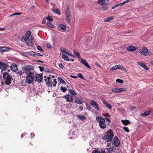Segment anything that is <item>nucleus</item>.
Masks as SVG:
<instances>
[{"label": "nucleus", "instance_id": "69168bd1", "mask_svg": "<svg viewBox=\"0 0 153 153\" xmlns=\"http://www.w3.org/2000/svg\"><path fill=\"white\" fill-rule=\"evenodd\" d=\"M35 6H34V5H32L30 7V8L31 9H33L34 8H35Z\"/></svg>", "mask_w": 153, "mask_h": 153}, {"label": "nucleus", "instance_id": "a19ab883", "mask_svg": "<svg viewBox=\"0 0 153 153\" xmlns=\"http://www.w3.org/2000/svg\"><path fill=\"white\" fill-rule=\"evenodd\" d=\"M66 53L68 55H70L73 57H75V56L72 54V53L69 51H67Z\"/></svg>", "mask_w": 153, "mask_h": 153}, {"label": "nucleus", "instance_id": "4c0bfd02", "mask_svg": "<svg viewBox=\"0 0 153 153\" xmlns=\"http://www.w3.org/2000/svg\"><path fill=\"white\" fill-rule=\"evenodd\" d=\"M24 72H22V71L20 70L18 71L16 73L19 76L22 75Z\"/></svg>", "mask_w": 153, "mask_h": 153}, {"label": "nucleus", "instance_id": "9d476101", "mask_svg": "<svg viewBox=\"0 0 153 153\" xmlns=\"http://www.w3.org/2000/svg\"><path fill=\"white\" fill-rule=\"evenodd\" d=\"M59 30L62 31H65L66 30V26L63 24H60L58 26Z\"/></svg>", "mask_w": 153, "mask_h": 153}, {"label": "nucleus", "instance_id": "bb28decb", "mask_svg": "<svg viewBox=\"0 0 153 153\" xmlns=\"http://www.w3.org/2000/svg\"><path fill=\"white\" fill-rule=\"evenodd\" d=\"M124 4V1H123L122 3H120L118 4H117L115 5L114 7H112V9H113L115 8L118 7L119 6H121L123 5Z\"/></svg>", "mask_w": 153, "mask_h": 153}, {"label": "nucleus", "instance_id": "338daca9", "mask_svg": "<svg viewBox=\"0 0 153 153\" xmlns=\"http://www.w3.org/2000/svg\"><path fill=\"white\" fill-rule=\"evenodd\" d=\"M108 9V8L107 7H103V10H106Z\"/></svg>", "mask_w": 153, "mask_h": 153}, {"label": "nucleus", "instance_id": "c756f323", "mask_svg": "<svg viewBox=\"0 0 153 153\" xmlns=\"http://www.w3.org/2000/svg\"><path fill=\"white\" fill-rule=\"evenodd\" d=\"M150 112V111H146L145 112L142 113L141 114V115L144 116H148Z\"/></svg>", "mask_w": 153, "mask_h": 153}, {"label": "nucleus", "instance_id": "7ed1b4c3", "mask_svg": "<svg viewBox=\"0 0 153 153\" xmlns=\"http://www.w3.org/2000/svg\"><path fill=\"white\" fill-rule=\"evenodd\" d=\"M96 120L99 122V126L102 129L105 128L106 126L105 120L100 116H98L96 118Z\"/></svg>", "mask_w": 153, "mask_h": 153}, {"label": "nucleus", "instance_id": "f03ea898", "mask_svg": "<svg viewBox=\"0 0 153 153\" xmlns=\"http://www.w3.org/2000/svg\"><path fill=\"white\" fill-rule=\"evenodd\" d=\"M3 74V78L2 81L1 82L2 85H4L5 84L6 85H9L11 82V77L9 75V74L5 72H1Z\"/></svg>", "mask_w": 153, "mask_h": 153}, {"label": "nucleus", "instance_id": "6ab92c4d", "mask_svg": "<svg viewBox=\"0 0 153 153\" xmlns=\"http://www.w3.org/2000/svg\"><path fill=\"white\" fill-rule=\"evenodd\" d=\"M42 77L39 74L36 75V80L39 82H41L42 80Z\"/></svg>", "mask_w": 153, "mask_h": 153}, {"label": "nucleus", "instance_id": "f257e3e1", "mask_svg": "<svg viewBox=\"0 0 153 153\" xmlns=\"http://www.w3.org/2000/svg\"><path fill=\"white\" fill-rule=\"evenodd\" d=\"M31 35V33L30 31H27L25 35V36L22 37L21 39V41L24 42L25 41L27 44L30 46H32L33 45V43L32 42L33 39L31 36L30 39H29Z\"/></svg>", "mask_w": 153, "mask_h": 153}, {"label": "nucleus", "instance_id": "f704fd0d", "mask_svg": "<svg viewBox=\"0 0 153 153\" xmlns=\"http://www.w3.org/2000/svg\"><path fill=\"white\" fill-rule=\"evenodd\" d=\"M46 18V19H47L49 21V22H51L53 20V18L51 16H48Z\"/></svg>", "mask_w": 153, "mask_h": 153}, {"label": "nucleus", "instance_id": "412c9836", "mask_svg": "<svg viewBox=\"0 0 153 153\" xmlns=\"http://www.w3.org/2000/svg\"><path fill=\"white\" fill-rule=\"evenodd\" d=\"M10 50L9 48L6 47H3L0 48V52L9 51Z\"/></svg>", "mask_w": 153, "mask_h": 153}, {"label": "nucleus", "instance_id": "5701e85b", "mask_svg": "<svg viewBox=\"0 0 153 153\" xmlns=\"http://www.w3.org/2000/svg\"><path fill=\"white\" fill-rule=\"evenodd\" d=\"M75 103H76L78 104H82L83 103L82 99H80L78 98H76L75 99Z\"/></svg>", "mask_w": 153, "mask_h": 153}, {"label": "nucleus", "instance_id": "0eeeda50", "mask_svg": "<svg viewBox=\"0 0 153 153\" xmlns=\"http://www.w3.org/2000/svg\"><path fill=\"white\" fill-rule=\"evenodd\" d=\"M65 16L66 17L67 22L69 23L71 20V13L69 10V8L67 7L65 12Z\"/></svg>", "mask_w": 153, "mask_h": 153}, {"label": "nucleus", "instance_id": "58836bf2", "mask_svg": "<svg viewBox=\"0 0 153 153\" xmlns=\"http://www.w3.org/2000/svg\"><path fill=\"white\" fill-rule=\"evenodd\" d=\"M130 123H131L130 121L126 119H125V126H126L128 124H130Z\"/></svg>", "mask_w": 153, "mask_h": 153}, {"label": "nucleus", "instance_id": "473e14b6", "mask_svg": "<svg viewBox=\"0 0 153 153\" xmlns=\"http://www.w3.org/2000/svg\"><path fill=\"white\" fill-rule=\"evenodd\" d=\"M69 91L70 94H72L73 95H76V93L72 89H69Z\"/></svg>", "mask_w": 153, "mask_h": 153}, {"label": "nucleus", "instance_id": "0e129e2a", "mask_svg": "<svg viewBox=\"0 0 153 153\" xmlns=\"http://www.w3.org/2000/svg\"><path fill=\"white\" fill-rule=\"evenodd\" d=\"M131 0H126V1H125V4H126V3H127L128 2L130 1H131Z\"/></svg>", "mask_w": 153, "mask_h": 153}, {"label": "nucleus", "instance_id": "a18cd8bd", "mask_svg": "<svg viewBox=\"0 0 153 153\" xmlns=\"http://www.w3.org/2000/svg\"><path fill=\"white\" fill-rule=\"evenodd\" d=\"M53 81H54L55 84H53V87H55L56 86V84L57 83V82L56 81V79H54Z\"/></svg>", "mask_w": 153, "mask_h": 153}, {"label": "nucleus", "instance_id": "20e7f679", "mask_svg": "<svg viewBox=\"0 0 153 153\" xmlns=\"http://www.w3.org/2000/svg\"><path fill=\"white\" fill-rule=\"evenodd\" d=\"M113 136V134L112 131L111 130H109L106 134L104 136L103 139L105 141L109 142L111 140Z\"/></svg>", "mask_w": 153, "mask_h": 153}, {"label": "nucleus", "instance_id": "a211bd4d", "mask_svg": "<svg viewBox=\"0 0 153 153\" xmlns=\"http://www.w3.org/2000/svg\"><path fill=\"white\" fill-rule=\"evenodd\" d=\"M81 62L85 66L89 69L91 68V67L88 65L86 60L84 59H80Z\"/></svg>", "mask_w": 153, "mask_h": 153}, {"label": "nucleus", "instance_id": "c03bdc74", "mask_svg": "<svg viewBox=\"0 0 153 153\" xmlns=\"http://www.w3.org/2000/svg\"><path fill=\"white\" fill-rule=\"evenodd\" d=\"M78 76L79 78L82 79H83L84 78V77L80 73L78 74Z\"/></svg>", "mask_w": 153, "mask_h": 153}, {"label": "nucleus", "instance_id": "ddd939ff", "mask_svg": "<svg viewBox=\"0 0 153 153\" xmlns=\"http://www.w3.org/2000/svg\"><path fill=\"white\" fill-rule=\"evenodd\" d=\"M48 80L46 81V85L48 87H51L52 85L53 82L52 81V79H51V77H48Z\"/></svg>", "mask_w": 153, "mask_h": 153}, {"label": "nucleus", "instance_id": "f8f14e48", "mask_svg": "<svg viewBox=\"0 0 153 153\" xmlns=\"http://www.w3.org/2000/svg\"><path fill=\"white\" fill-rule=\"evenodd\" d=\"M91 103L94 108L96 109L98 111L99 110L98 104L97 102L93 100H92L91 102Z\"/></svg>", "mask_w": 153, "mask_h": 153}, {"label": "nucleus", "instance_id": "e2e57ef3", "mask_svg": "<svg viewBox=\"0 0 153 153\" xmlns=\"http://www.w3.org/2000/svg\"><path fill=\"white\" fill-rule=\"evenodd\" d=\"M105 120L108 122H111L110 120L108 118H107L105 119Z\"/></svg>", "mask_w": 153, "mask_h": 153}, {"label": "nucleus", "instance_id": "603ef678", "mask_svg": "<svg viewBox=\"0 0 153 153\" xmlns=\"http://www.w3.org/2000/svg\"><path fill=\"white\" fill-rule=\"evenodd\" d=\"M37 49L40 51H43L42 49V48L40 46H38L37 47Z\"/></svg>", "mask_w": 153, "mask_h": 153}, {"label": "nucleus", "instance_id": "052dcab7", "mask_svg": "<svg viewBox=\"0 0 153 153\" xmlns=\"http://www.w3.org/2000/svg\"><path fill=\"white\" fill-rule=\"evenodd\" d=\"M47 47L48 48H51V46L49 44L47 45Z\"/></svg>", "mask_w": 153, "mask_h": 153}, {"label": "nucleus", "instance_id": "4be33fe9", "mask_svg": "<svg viewBox=\"0 0 153 153\" xmlns=\"http://www.w3.org/2000/svg\"><path fill=\"white\" fill-rule=\"evenodd\" d=\"M65 98L68 102H71L73 100L72 96L71 95H67L65 96Z\"/></svg>", "mask_w": 153, "mask_h": 153}, {"label": "nucleus", "instance_id": "8fccbe9b", "mask_svg": "<svg viewBox=\"0 0 153 153\" xmlns=\"http://www.w3.org/2000/svg\"><path fill=\"white\" fill-rule=\"evenodd\" d=\"M51 76H52L51 75H47V76H45L44 77L45 78V80L46 81L47 80V77H51Z\"/></svg>", "mask_w": 153, "mask_h": 153}, {"label": "nucleus", "instance_id": "a878e982", "mask_svg": "<svg viewBox=\"0 0 153 153\" xmlns=\"http://www.w3.org/2000/svg\"><path fill=\"white\" fill-rule=\"evenodd\" d=\"M74 54L75 55V56H77V57L80 59H81V56L80 55L79 53V52H78L76 50H74L73 52Z\"/></svg>", "mask_w": 153, "mask_h": 153}, {"label": "nucleus", "instance_id": "bf43d9fd", "mask_svg": "<svg viewBox=\"0 0 153 153\" xmlns=\"http://www.w3.org/2000/svg\"><path fill=\"white\" fill-rule=\"evenodd\" d=\"M95 64L97 66L99 67H100V65H99L97 62H96V63H95Z\"/></svg>", "mask_w": 153, "mask_h": 153}, {"label": "nucleus", "instance_id": "79ce46f5", "mask_svg": "<svg viewBox=\"0 0 153 153\" xmlns=\"http://www.w3.org/2000/svg\"><path fill=\"white\" fill-rule=\"evenodd\" d=\"M61 90L63 92H65L67 90V89L65 87H61Z\"/></svg>", "mask_w": 153, "mask_h": 153}, {"label": "nucleus", "instance_id": "774afa93", "mask_svg": "<svg viewBox=\"0 0 153 153\" xmlns=\"http://www.w3.org/2000/svg\"><path fill=\"white\" fill-rule=\"evenodd\" d=\"M34 136V134L31 133V138L33 137Z\"/></svg>", "mask_w": 153, "mask_h": 153}, {"label": "nucleus", "instance_id": "09e8293b", "mask_svg": "<svg viewBox=\"0 0 153 153\" xmlns=\"http://www.w3.org/2000/svg\"><path fill=\"white\" fill-rule=\"evenodd\" d=\"M59 67L61 69L63 68V65L62 63H60L59 64Z\"/></svg>", "mask_w": 153, "mask_h": 153}, {"label": "nucleus", "instance_id": "2f4dec72", "mask_svg": "<svg viewBox=\"0 0 153 153\" xmlns=\"http://www.w3.org/2000/svg\"><path fill=\"white\" fill-rule=\"evenodd\" d=\"M50 22H47V25L48 26L50 27L51 28H54L55 27L54 25L53 24L51 23Z\"/></svg>", "mask_w": 153, "mask_h": 153}, {"label": "nucleus", "instance_id": "c9c22d12", "mask_svg": "<svg viewBox=\"0 0 153 153\" xmlns=\"http://www.w3.org/2000/svg\"><path fill=\"white\" fill-rule=\"evenodd\" d=\"M114 18L112 16H111L108 17L107 19H104V21L105 22H107L109 21L112 20Z\"/></svg>", "mask_w": 153, "mask_h": 153}, {"label": "nucleus", "instance_id": "4d7b16f0", "mask_svg": "<svg viewBox=\"0 0 153 153\" xmlns=\"http://www.w3.org/2000/svg\"><path fill=\"white\" fill-rule=\"evenodd\" d=\"M46 18L43 19V21H42V23H45L46 22Z\"/></svg>", "mask_w": 153, "mask_h": 153}, {"label": "nucleus", "instance_id": "dca6fc26", "mask_svg": "<svg viewBox=\"0 0 153 153\" xmlns=\"http://www.w3.org/2000/svg\"><path fill=\"white\" fill-rule=\"evenodd\" d=\"M113 143L114 145L116 147H118L120 145V141L117 137H115L114 138Z\"/></svg>", "mask_w": 153, "mask_h": 153}, {"label": "nucleus", "instance_id": "cd10ccee", "mask_svg": "<svg viewBox=\"0 0 153 153\" xmlns=\"http://www.w3.org/2000/svg\"><path fill=\"white\" fill-rule=\"evenodd\" d=\"M62 56V58L65 60L68 61L70 60V59L68 58V57L64 54H63Z\"/></svg>", "mask_w": 153, "mask_h": 153}, {"label": "nucleus", "instance_id": "4468645a", "mask_svg": "<svg viewBox=\"0 0 153 153\" xmlns=\"http://www.w3.org/2000/svg\"><path fill=\"white\" fill-rule=\"evenodd\" d=\"M108 0H99L98 3L100 5H106L108 4Z\"/></svg>", "mask_w": 153, "mask_h": 153}, {"label": "nucleus", "instance_id": "39448f33", "mask_svg": "<svg viewBox=\"0 0 153 153\" xmlns=\"http://www.w3.org/2000/svg\"><path fill=\"white\" fill-rule=\"evenodd\" d=\"M24 69L25 72L29 74H32L34 73V70L33 66L31 65H27L25 66Z\"/></svg>", "mask_w": 153, "mask_h": 153}, {"label": "nucleus", "instance_id": "c85d7f7f", "mask_svg": "<svg viewBox=\"0 0 153 153\" xmlns=\"http://www.w3.org/2000/svg\"><path fill=\"white\" fill-rule=\"evenodd\" d=\"M52 10L53 12L56 14H57L58 15H60V11L58 9H52Z\"/></svg>", "mask_w": 153, "mask_h": 153}, {"label": "nucleus", "instance_id": "f3484780", "mask_svg": "<svg viewBox=\"0 0 153 153\" xmlns=\"http://www.w3.org/2000/svg\"><path fill=\"white\" fill-rule=\"evenodd\" d=\"M137 63L138 65H140L141 67H143L144 69L146 70H148L149 69L148 67L142 61L140 62H137Z\"/></svg>", "mask_w": 153, "mask_h": 153}, {"label": "nucleus", "instance_id": "49530a36", "mask_svg": "<svg viewBox=\"0 0 153 153\" xmlns=\"http://www.w3.org/2000/svg\"><path fill=\"white\" fill-rule=\"evenodd\" d=\"M86 107H87V108L88 110H91V107L89 104H86Z\"/></svg>", "mask_w": 153, "mask_h": 153}, {"label": "nucleus", "instance_id": "7c9ffc66", "mask_svg": "<svg viewBox=\"0 0 153 153\" xmlns=\"http://www.w3.org/2000/svg\"><path fill=\"white\" fill-rule=\"evenodd\" d=\"M77 117L81 120H83L85 119V117L83 115H78L77 116Z\"/></svg>", "mask_w": 153, "mask_h": 153}, {"label": "nucleus", "instance_id": "6e6d98bb", "mask_svg": "<svg viewBox=\"0 0 153 153\" xmlns=\"http://www.w3.org/2000/svg\"><path fill=\"white\" fill-rule=\"evenodd\" d=\"M136 109V107L134 106H132L131 107V110H134V109Z\"/></svg>", "mask_w": 153, "mask_h": 153}, {"label": "nucleus", "instance_id": "72a5a7b5", "mask_svg": "<svg viewBox=\"0 0 153 153\" xmlns=\"http://www.w3.org/2000/svg\"><path fill=\"white\" fill-rule=\"evenodd\" d=\"M60 50L62 52H65L66 53L68 51L63 47H61L60 48Z\"/></svg>", "mask_w": 153, "mask_h": 153}, {"label": "nucleus", "instance_id": "aec40b11", "mask_svg": "<svg viewBox=\"0 0 153 153\" xmlns=\"http://www.w3.org/2000/svg\"><path fill=\"white\" fill-rule=\"evenodd\" d=\"M10 68L12 71H16L18 69L15 63L11 65Z\"/></svg>", "mask_w": 153, "mask_h": 153}, {"label": "nucleus", "instance_id": "2eb2a0df", "mask_svg": "<svg viewBox=\"0 0 153 153\" xmlns=\"http://www.w3.org/2000/svg\"><path fill=\"white\" fill-rule=\"evenodd\" d=\"M6 65L5 63L4 62H2L0 61V68L2 69L1 71V72H2L4 71L6 69Z\"/></svg>", "mask_w": 153, "mask_h": 153}, {"label": "nucleus", "instance_id": "1a4fd4ad", "mask_svg": "<svg viewBox=\"0 0 153 153\" xmlns=\"http://www.w3.org/2000/svg\"><path fill=\"white\" fill-rule=\"evenodd\" d=\"M123 88H114L111 89V91L114 93H120L124 91Z\"/></svg>", "mask_w": 153, "mask_h": 153}, {"label": "nucleus", "instance_id": "37998d69", "mask_svg": "<svg viewBox=\"0 0 153 153\" xmlns=\"http://www.w3.org/2000/svg\"><path fill=\"white\" fill-rule=\"evenodd\" d=\"M92 153H101V152L98 149H95L92 152Z\"/></svg>", "mask_w": 153, "mask_h": 153}, {"label": "nucleus", "instance_id": "3c124183", "mask_svg": "<svg viewBox=\"0 0 153 153\" xmlns=\"http://www.w3.org/2000/svg\"><path fill=\"white\" fill-rule=\"evenodd\" d=\"M125 131L127 132H128L129 131V129L128 127H125Z\"/></svg>", "mask_w": 153, "mask_h": 153}, {"label": "nucleus", "instance_id": "de8ad7c7", "mask_svg": "<svg viewBox=\"0 0 153 153\" xmlns=\"http://www.w3.org/2000/svg\"><path fill=\"white\" fill-rule=\"evenodd\" d=\"M22 14V13H14V14H12L10 16H15V15H20V14Z\"/></svg>", "mask_w": 153, "mask_h": 153}, {"label": "nucleus", "instance_id": "423d86ee", "mask_svg": "<svg viewBox=\"0 0 153 153\" xmlns=\"http://www.w3.org/2000/svg\"><path fill=\"white\" fill-rule=\"evenodd\" d=\"M141 53L143 55L146 56H150L152 55V53L146 47H144L142 48Z\"/></svg>", "mask_w": 153, "mask_h": 153}, {"label": "nucleus", "instance_id": "864d4df0", "mask_svg": "<svg viewBox=\"0 0 153 153\" xmlns=\"http://www.w3.org/2000/svg\"><path fill=\"white\" fill-rule=\"evenodd\" d=\"M103 115L105 116V117H109L110 116V115L108 114V113H105L104 114H103Z\"/></svg>", "mask_w": 153, "mask_h": 153}, {"label": "nucleus", "instance_id": "9b49d317", "mask_svg": "<svg viewBox=\"0 0 153 153\" xmlns=\"http://www.w3.org/2000/svg\"><path fill=\"white\" fill-rule=\"evenodd\" d=\"M117 69H120L122 70H124V68L123 66H121L120 65H116L113 67H111L110 70L111 71H114Z\"/></svg>", "mask_w": 153, "mask_h": 153}, {"label": "nucleus", "instance_id": "6e6552de", "mask_svg": "<svg viewBox=\"0 0 153 153\" xmlns=\"http://www.w3.org/2000/svg\"><path fill=\"white\" fill-rule=\"evenodd\" d=\"M34 80V78L33 76L28 75L26 77L25 81L27 83L30 84L32 83Z\"/></svg>", "mask_w": 153, "mask_h": 153}, {"label": "nucleus", "instance_id": "e433bc0d", "mask_svg": "<svg viewBox=\"0 0 153 153\" xmlns=\"http://www.w3.org/2000/svg\"><path fill=\"white\" fill-rule=\"evenodd\" d=\"M58 79L61 83L65 84V81L61 77H59Z\"/></svg>", "mask_w": 153, "mask_h": 153}, {"label": "nucleus", "instance_id": "680f3d73", "mask_svg": "<svg viewBox=\"0 0 153 153\" xmlns=\"http://www.w3.org/2000/svg\"><path fill=\"white\" fill-rule=\"evenodd\" d=\"M79 108L80 110L81 111L83 109V107L82 106H80L79 107Z\"/></svg>", "mask_w": 153, "mask_h": 153}, {"label": "nucleus", "instance_id": "393cba45", "mask_svg": "<svg viewBox=\"0 0 153 153\" xmlns=\"http://www.w3.org/2000/svg\"><path fill=\"white\" fill-rule=\"evenodd\" d=\"M127 49L128 51H135L136 48L135 47L130 46L127 48Z\"/></svg>", "mask_w": 153, "mask_h": 153}, {"label": "nucleus", "instance_id": "ea45409f", "mask_svg": "<svg viewBox=\"0 0 153 153\" xmlns=\"http://www.w3.org/2000/svg\"><path fill=\"white\" fill-rule=\"evenodd\" d=\"M116 82L118 83H122L123 82V80L119 79H117L116 80Z\"/></svg>", "mask_w": 153, "mask_h": 153}, {"label": "nucleus", "instance_id": "5fc2aeb1", "mask_svg": "<svg viewBox=\"0 0 153 153\" xmlns=\"http://www.w3.org/2000/svg\"><path fill=\"white\" fill-rule=\"evenodd\" d=\"M71 77L72 78H74V79H76L78 78V76H75L74 75H71Z\"/></svg>", "mask_w": 153, "mask_h": 153}, {"label": "nucleus", "instance_id": "b1692460", "mask_svg": "<svg viewBox=\"0 0 153 153\" xmlns=\"http://www.w3.org/2000/svg\"><path fill=\"white\" fill-rule=\"evenodd\" d=\"M102 102L103 103L109 108L110 109L111 108V106L108 102H107L105 100H103L102 101Z\"/></svg>", "mask_w": 153, "mask_h": 153}, {"label": "nucleus", "instance_id": "13d9d810", "mask_svg": "<svg viewBox=\"0 0 153 153\" xmlns=\"http://www.w3.org/2000/svg\"><path fill=\"white\" fill-rule=\"evenodd\" d=\"M39 68L41 71H43V68L41 66H39Z\"/></svg>", "mask_w": 153, "mask_h": 153}]
</instances>
